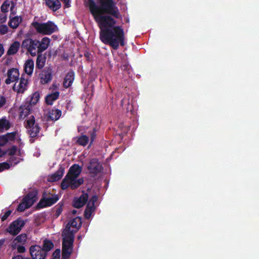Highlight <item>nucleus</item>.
<instances>
[{"instance_id":"44","label":"nucleus","mask_w":259,"mask_h":259,"mask_svg":"<svg viewBox=\"0 0 259 259\" xmlns=\"http://www.w3.org/2000/svg\"><path fill=\"white\" fill-rule=\"evenodd\" d=\"M60 249H56L52 254V259H60Z\"/></svg>"},{"instance_id":"16","label":"nucleus","mask_w":259,"mask_h":259,"mask_svg":"<svg viewBox=\"0 0 259 259\" xmlns=\"http://www.w3.org/2000/svg\"><path fill=\"white\" fill-rule=\"evenodd\" d=\"M7 78L5 80V83L9 84L12 82L19 80V72L17 68H12L8 70Z\"/></svg>"},{"instance_id":"52","label":"nucleus","mask_w":259,"mask_h":259,"mask_svg":"<svg viewBox=\"0 0 259 259\" xmlns=\"http://www.w3.org/2000/svg\"><path fill=\"white\" fill-rule=\"evenodd\" d=\"M12 259H31L29 257H25L21 255H18L14 256Z\"/></svg>"},{"instance_id":"22","label":"nucleus","mask_w":259,"mask_h":259,"mask_svg":"<svg viewBox=\"0 0 259 259\" xmlns=\"http://www.w3.org/2000/svg\"><path fill=\"white\" fill-rule=\"evenodd\" d=\"M60 96V93L56 91L52 94H48L45 98V102L48 105H52L54 102L57 100Z\"/></svg>"},{"instance_id":"57","label":"nucleus","mask_w":259,"mask_h":259,"mask_svg":"<svg viewBox=\"0 0 259 259\" xmlns=\"http://www.w3.org/2000/svg\"><path fill=\"white\" fill-rule=\"evenodd\" d=\"M11 3H12V6H11V8L10 9H11V11H12V10L14 8L15 5H14V3L13 2H11Z\"/></svg>"},{"instance_id":"4","label":"nucleus","mask_w":259,"mask_h":259,"mask_svg":"<svg viewBox=\"0 0 259 259\" xmlns=\"http://www.w3.org/2000/svg\"><path fill=\"white\" fill-rule=\"evenodd\" d=\"M59 200V197L56 194L47 193L44 192L42 194V197L36 205L37 209L51 206L56 203Z\"/></svg>"},{"instance_id":"31","label":"nucleus","mask_w":259,"mask_h":259,"mask_svg":"<svg viewBox=\"0 0 259 259\" xmlns=\"http://www.w3.org/2000/svg\"><path fill=\"white\" fill-rule=\"evenodd\" d=\"M27 240V235L25 233L21 234L20 235L17 236L16 238L13 241V243L14 244H13L12 246L13 248H15L16 244H15V242L17 241L19 243H24Z\"/></svg>"},{"instance_id":"10","label":"nucleus","mask_w":259,"mask_h":259,"mask_svg":"<svg viewBox=\"0 0 259 259\" xmlns=\"http://www.w3.org/2000/svg\"><path fill=\"white\" fill-rule=\"evenodd\" d=\"M29 252L32 259H46L47 254L39 245H31L29 248Z\"/></svg>"},{"instance_id":"34","label":"nucleus","mask_w":259,"mask_h":259,"mask_svg":"<svg viewBox=\"0 0 259 259\" xmlns=\"http://www.w3.org/2000/svg\"><path fill=\"white\" fill-rule=\"evenodd\" d=\"M64 205V203L63 202H60L57 205L55 206L54 207V211H55V216L57 218H58L62 213L63 210V206Z\"/></svg>"},{"instance_id":"36","label":"nucleus","mask_w":259,"mask_h":259,"mask_svg":"<svg viewBox=\"0 0 259 259\" xmlns=\"http://www.w3.org/2000/svg\"><path fill=\"white\" fill-rule=\"evenodd\" d=\"M99 130V127L96 126V127H94L93 130L92 131H90V145H91L95 140L97 136V133L98 132Z\"/></svg>"},{"instance_id":"51","label":"nucleus","mask_w":259,"mask_h":259,"mask_svg":"<svg viewBox=\"0 0 259 259\" xmlns=\"http://www.w3.org/2000/svg\"><path fill=\"white\" fill-rule=\"evenodd\" d=\"M64 4L66 8H69L70 5V0H61Z\"/></svg>"},{"instance_id":"8","label":"nucleus","mask_w":259,"mask_h":259,"mask_svg":"<svg viewBox=\"0 0 259 259\" xmlns=\"http://www.w3.org/2000/svg\"><path fill=\"white\" fill-rule=\"evenodd\" d=\"M24 225V221L21 218H18L10 224L6 230L7 232L12 235H17L20 232Z\"/></svg>"},{"instance_id":"48","label":"nucleus","mask_w":259,"mask_h":259,"mask_svg":"<svg viewBox=\"0 0 259 259\" xmlns=\"http://www.w3.org/2000/svg\"><path fill=\"white\" fill-rule=\"evenodd\" d=\"M8 142V139L4 135L0 137V146L5 145Z\"/></svg>"},{"instance_id":"21","label":"nucleus","mask_w":259,"mask_h":259,"mask_svg":"<svg viewBox=\"0 0 259 259\" xmlns=\"http://www.w3.org/2000/svg\"><path fill=\"white\" fill-rule=\"evenodd\" d=\"M51 42V39L48 37H43L41 41L38 40V54L41 53L47 49Z\"/></svg>"},{"instance_id":"33","label":"nucleus","mask_w":259,"mask_h":259,"mask_svg":"<svg viewBox=\"0 0 259 259\" xmlns=\"http://www.w3.org/2000/svg\"><path fill=\"white\" fill-rule=\"evenodd\" d=\"M39 98L40 95L39 92H35L32 94L30 100L28 102L29 103H31V106L32 105H35L38 102Z\"/></svg>"},{"instance_id":"60","label":"nucleus","mask_w":259,"mask_h":259,"mask_svg":"<svg viewBox=\"0 0 259 259\" xmlns=\"http://www.w3.org/2000/svg\"><path fill=\"white\" fill-rule=\"evenodd\" d=\"M30 141L31 143H33L34 142V140L31 139V140H30Z\"/></svg>"},{"instance_id":"3","label":"nucleus","mask_w":259,"mask_h":259,"mask_svg":"<svg viewBox=\"0 0 259 259\" xmlns=\"http://www.w3.org/2000/svg\"><path fill=\"white\" fill-rule=\"evenodd\" d=\"M31 25L38 33L44 35H51L58 30L57 26L51 21H48L46 23H39L34 21L32 22Z\"/></svg>"},{"instance_id":"40","label":"nucleus","mask_w":259,"mask_h":259,"mask_svg":"<svg viewBox=\"0 0 259 259\" xmlns=\"http://www.w3.org/2000/svg\"><path fill=\"white\" fill-rule=\"evenodd\" d=\"M98 197L97 195H93L88 201L87 205L95 207V203L98 200Z\"/></svg>"},{"instance_id":"39","label":"nucleus","mask_w":259,"mask_h":259,"mask_svg":"<svg viewBox=\"0 0 259 259\" xmlns=\"http://www.w3.org/2000/svg\"><path fill=\"white\" fill-rule=\"evenodd\" d=\"M29 208V207L26 205V204L22 200L21 202L18 205L17 210L18 211L22 212L24 211L26 209Z\"/></svg>"},{"instance_id":"49","label":"nucleus","mask_w":259,"mask_h":259,"mask_svg":"<svg viewBox=\"0 0 259 259\" xmlns=\"http://www.w3.org/2000/svg\"><path fill=\"white\" fill-rule=\"evenodd\" d=\"M17 248V251L19 253H23L25 251V248L23 245H18Z\"/></svg>"},{"instance_id":"5","label":"nucleus","mask_w":259,"mask_h":259,"mask_svg":"<svg viewBox=\"0 0 259 259\" xmlns=\"http://www.w3.org/2000/svg\"><path fill=\"white\" fill-rule=\"evenodd\" d=\"M21 48L26 50L31 56H35L38 51V40L31 38L25 39L22 42Z\"/></svg>"},{"instance_id":"23","label":"nucleus","mask_w":259,"mask_h":259,"mask_svg":"<svg viewBox=\"0 0 259 259\" xmlns=\"http://www.w3.org/2000/svg\"><path fill=\"white\" fill-rule=\"evenodd\" d=\"M46 5L54 12L61 7V4L59 0H46Z\"/></svg>"},{"instance_id":"12","label":"nucleus","mask_w":259,"mask_h":259,"mask_svg":"<svg viewBox=\"0 0 259 259\" xmlns=\"http://www.w3.org/2000/svg\"><path fill=\"white\" fill-rule=\"evenodd\" d=\"M82 170V168L78 164H74L72 165L69 168L68 172L67 175L65 176V178L63 179V185L64 186L65 182L66 179L73 178H77L79 175L80 174Z\"/></svg>"},{"instance_id":"30","label":"nucleus","mask_w":259,"mask_h":259,"mask_svg":"<svg viewBox=\"0 0 259 259\" xmlns=\"http://www.w3.org/2000/svg\"><path fill=\"white\" fill-rule=\"evenodd\" d=\"M76 143L78 145L85 146L89 143V137L84 135H82L79 137H77Z\"/></svg>"},{"instance_id":"24","label":"nucleus","mask_w":259,"mask_h":259,"mask_svg":"<svg viewBox=\"0 0 259 259\" xmlns=\"http://www.w3.org/2000/svg\"><path fill=\"white\" fill-rule=\"evenodd\" d=\"M37 57L36 61V68L41 69L45 65L46 57L41 53L37 54Z\"/></svg>"},{"instance_id":"28","label":"nucleus","mask_w":259,"mask_h":259,"mask_svg":"<svg viewBox=\"0 0 259 259\" xmlns=\"http://www.w3.org/2000/svg\"><path fill=\"white\" fill-rule=\"evenodd\" d=\"M65 168L62 166H60L59 169L56 171L54 174H53L51 177V181H57L61 179V178L63 176L64 173Z\"/></svg>"},{"instance_id":"41","label":"nucleus","mask_w":259,"mask_h":259,"mask_svg":"<svg viewBox=\"0 0 259 259\" xmlns=\"http://www.w3.org/2000/svg\"><path fill=\"white\" fill-rule=\"evenodd\" d=\"M17 150V148L16 146H13L11 148H9L6 151L7 153L8 152L9 155L10 156H15L16 151Z\"/></svg>"},{"instance_id":"50","label":"nucleus","mask_w":259,"mask_h":259,"mask_svg":"<svg viewBox=\"0 0 259 259\" xmlns=\"http://www.w3.org/2000/svg\"><path fill=\"white\" fill-rule=\"evenodd\" d=\"M6 101L5 98L0 96V108L6 103Z\"/></svg>"},{"instance_id":"18","label":"nucleus","mask_w":259,"mask_h":259,"mask_svg":"<svg viewBox=\"0 0 259 259\" xmlns=\"http://www.w3.org/2000/svg\"><path fill=\"white\" fill-rule=\"evenodd\" d=\"M37 192H29L23 199L22 201L30 208L37 199Z\"/></svg>"},{"instance_id":"6","label":"nucleus","mask_w":259,"mask_h":259,"mask_svg":"<svg viewBox=\"0 0 259 259\" xmlns=\"http://www.w3.org/2000/svg\"><path fill=\"white\" fill-rule=\"evenodd\" d=\"M25 126L30 137L32 138H35L38 136L41 129L38 124L35 123V120L33 115H31L30 117L26 121Z\"/></svg>"},{"instance_id":"53","label":"nucleus","mask_w":259,"mask_h":259,"mask_svg":"<svg viewBox=\"0 0 259 259\" xmlns=\"http://www.w3.org/2000/svg\"><path fill=\"white\" fill-rule=\"evenodd\" d=\"M4 52V49L3 45L0 44V57L2 56Z\"/></svg>"},{"instance_id":"32","label":"nucleus","mask_w":259,"mask_h":259,"mask_svg":"<svg viewBox=\"0 0 259 259\" xmlns=\"http://www.w3.org/2000/svg\"><path fill=\"white\" fill-rule=\"evenodd\" d=\"M10 127L9 121L5 118L0 119V132H3L5 130H8Z\"/></svg>"},{"instance_id":"27","label":"nucleus","mask_w":259,"mask_h":259,"mask_svg":"<svg viewBox=\"0 0 259 259\" xmlns=\"http://www.w3.org/2000/svg\"><path fill=\"white\" fill-rule=\"evenodd\" d=\"M34 69V62L32 59L27 60L24 65V70L26 74L28 75H31L32 74Z\"/></svg>"},{"instance_id":"17","label":"nucleus","mask_w":259,"mask_h":259,"mask_svg":"<svg viewBox=\"0 0 259 259\" xmlns=\"http://www.w3.org/2000/svg\"><path fill=\"white\" fill-rule=\"evenodd\" d=\"M61 114L62 111L59 109H56L55 108L49 109L46 114L47 121H57L60 118Z\"/></svg>"},{"instance_id":"7","label":"nucleus","mask_w":259,"mask_h":259,"mask_svg":"<svg viewBox=\"0 0 259 259\" xmlns=\"http://www.w3.org/2000/svg\"><path fill=\"white\" fill-rule=\"evenodd\" d=\"M86 167L89 174L92 177L97 176L103 169L102 164L96 158L91 159Z\"/></svg>"},{"instance_id":"38","label":"nucleus","mask_w":259,"mask_h":259,"mask_svg":"<svg viewBox=\"0 0 259 259\" xmlns=\"http://www.w3.org/2000/svg\"><path fill=\"white\" fill-rule=\"evenodd\" d=\"M10 6V2L8 1H5L1 7V11L3 13H6L8 11V8Z\"/></svg>"},{"instance_id":"35","label":"nucleus","mask_w":259,"mask_h":259,"mask_svg":"<svg viewBox=\"0 0 259 259\" xmlns=\"http://www.w3.org/2000/svg\"><path fill=\"white\" fill-rule=\"evenodd\" d=\"M95 207L87 205L84 211V217L89 219L90 218L92 213L94 211Z\"/></svg>"},{"instance_id":"46","label":"nucleus","mask_w":259,"mask_h":259,"mask_svg":"<svg viewBox=\"0 0 259 259\" xmlns=\"http://www.w3.org/2000/svg\"><path fill=\"white\" fill-rule=\"evenodd\" d=\"M12 211L11 210H8L7 211L5 212V214L2 217L1 220L2 222L5 221L10 216V215L11 214Z\"/></svg>"},{"instance_id":"45","label":"nucleus","mask_w":259,"mask_h":259,"mask_svg":"<svg viewBox=\"0 0 259 259\" xmlns=\"http://www.w3.org/2000/svg\"><path fill=\"white\" fill-rule=\"evenodd\" d=\"M7 139H8V142L10 140H14L16 137V134L15 133H7V134L4 135Z\"/></svg>"},{"instance_id":"2","label":"nucleus","mask_w":259,"mask_h":259,"mask_svg":"<svg viewBox=\"0 0 259 259\" xmlns=\"http://www.w3.org/2000/svg\"><path fill=\"white\" fill-rule=\"evenodd\" d=\"M62 259H68L72 251L74 235L73 231H68L63 234Z\"/></svg>"},{"instance_id":"58","label":"nucleus","mask_w":259,"mask_h":259,"mask_svg":"<svg viewBox=\"0 0 259 259\" xmlns=\"http://www.w3.org/2000/svg\"><path fill=\"white\" fill-rule=\"evenodd\" d=\"M6 19H7L6 17H4L3 18L1 19L0 20L2 22H5L6 20Z\"/></svg>"},{"instance_id":"43","label":"nucleus","mask_w":259,"mask_h":259,"mask_svg":"<svg viewBox=\"0 0 259 259\" xmlns=\"http://www.w3.org/2000/svg\"><path fill=\"white\" fill-rule=\"evenodd\" d=\"M8 31V27L6 25H0V35H4Z\"/></svg>"},{"instance_id":"56","label":"nucleus","mask_w":259,"mask_h":259,"mask_svg":"<svg viewBox=\"0 0 259 259\" xmlns=\"http://www.w3.org/2000/svg\"><path fill=\"white\" fill-rule=\"evenodd\" d=\"M58 88L57 85L56 83H53L52 85V88L54 90L57 89Z\"/></svg>"},{"instance_id":"26","label":"nucleus","mask_w":259,"mask_h":259,"mask_svg":"<svg viewBox=\"0 0 259 259\" xmlns=\"http://www.w3.org/2000/svg\"><path fill=\"white\" fill-rule=\"evenodd\" d=\"M20 47V44L18 41H15L12 43L10 46L7 54L8 55H13L16 54L18 51Z\"/></svg>"},{"instance_id":"42","label":"nucleus","mask_w":259,"mask_h":259,"mask_svg":"<svg viewBox=\"0 0 259 259\" xmlns=\"http://www.w3.org/2000/svg\"><path fill=\"white\" fill-rule=\"evenodd\" d=\"M10 167V164L7 162L0 163V172L5 170L8 169Z\"/></svg>"},{"instance_id":"55","label":"nucleus","mask_w":259,"mask_h":259,"mask_svg":"<svg viewBox=\"0 0 259 259\" xmlns=\"http://www.w3.org/2000/svg\"><path fill=\"white\" fill-rule=\"evenodd\" d=\"M7 153V151H4L0 149V157H3L4 155H5Z\"/></svg>"},{"instance_id":"15","label":"nucleus","mask_w":259,"mask_h":259,"mask_svg":"<svg viewBox=\"0 0 259 259\" xmlns=\"http://www.w3.org/2000/svg\"><path fill=\"white\" fill-rule=\"evenodd\" d=\"M52 69L47 67L43 69L40 73V82L41 84H46L50 82L53 78Z\"/></svg>"},{"instance_id":"47","label":"nucleus","mask_w":259,"mask_h":259,"mask_svg":"<svg viewBox=\"0 0 259 259\" xmlns=\"http://www.w3.org/2000/svg\"><path fill=\"white\" fill-rule=\"evenodd\" d=\"M120 67L122 70H127L129 69V64L126 62H122Z\"/></svg>"},{"instance_id":"9","label":"nucleus","mask_w":259,"mask_h":259,"mask_svg":"<svg viewBox=\"0 0 259 259\" xmlns=\"http://www.w3.org/2000/svg\"><path fill=\"white\" fill-rule=\"evenodd\" d=\"M77 178H70L66 180L65 183V187L63 185V180H62L61 184V188L62 190H66L69 187L71 188L72 190H75L78 188L83 183V178H79L78 179H76Z\"/></svg>"},{"instance_id":"29","label":"nucleus","mask_w":259,"mask_h":259,"mask_svg":"<svg viewBox=\"0 0 259 259\" xmlns=\"http://www.w3.org/2000/svg\"><path fill=\"white\" fill-rule=\"evenodd\" d=\"M53 243L50 240L46 239L43 241L42 249L45 251V253L47 255L48 252L51 250L54 247Z\"/></svg>"},{"instance_id":"59","label":"nucleus","mask_w":259,"mask_h":259,"mask_svg":"<svg viewBox=\"0 0 259 259\" xmlns=\"http://www.w3.org/2000/svg\"><path fill=\"white\" fill-rule=\"evenodd\" d=\"M76 213H77V210H73L72 211V213L73 214H75Z\"/></svg>"},{"instance_id":"1","label":"nucleus","mask_w":259,"mask_h":259,"mask_svg":"<svg viewBox=\"0 0 259 259\" xmlns=\"http://www.w3.org/2000/svg\"><path fill=\"white\" fill-rule=\"evenodd\" d=\"M90 11L100 29V39L114 50L125 46V35L120 26H115V19L121 18V15L113 0H89Z\"/></svg>"},{"instance_id":"25","label":"nucleus","mask_w":259,"mask_h":259,"mask_svg":"<svg viewBox=\"0 0 259 259\" xmlns=\"http://www.w3.org/2000/svg\"><path fill=\"white\" fill-rule=\"evenodd\" d=\"M22 21V18L21 16H15L10 19L9 21V26L13 29H16Z\"/></svg>"},{"instance_id":"20","label":"nucleus","mask_w":259,"mask_h":259,"mask_svg":"<svg viewBox=\"0 0 259 259\" xmlns=\"http://www.w3.org/2000/svg\"><path fill=\"white\" fill-rule=\"evenodd\" d=\"M74 79V72L72 70L69 71L64 79L63 87L66 89L69 88L72 85Z\"/></svg>"},{"instance_id":"11","label":"nucleus","mask_w":259,"mask_h":259,"mask_svg":"<svg viewBox=\"0 0 259 259\" xmlns=\"http://www.w3.org/2000/svg\"><path fill=\"white\" fill-rule=\"evenodd\" d=\"M88 199V194L82 191V194L79 197H75L73 198L72 206L76 208H80L86 204Z\"/></svg>"},{"instance_id":"13","label":"nucleus","mask_w":259,"mask_h":259,"mask_svg":"<svg viewBox=\"0 0 259 259\" xmlns=\"http://www.w3.org/2000/svg\"><path fill=\"white\" fill-rule=\"evenodd\" d=\"M81 226V220L79 217H76L70 220L66 225V232L73 231L74 234L76 232Z\"/></svg>"},{"instance_id":"14","label":"nucleus","mask_w":259,"mask_h":259,"mask_svg":"<svg viewBox=\"0 0 259 259\" xmlns=\"http://www.w3.org/2000/svg\"><path fill=\"white\" fill-rule=\"evenodd\" d=\"M28 80L23 77V75L20 78L18 82L16 81L13 87L14 91L17 93H23L27 89Z\"/></svg>"},{"instance_id":"19","label":"nucleus","mask_w":259,"mask_h":259,"mask_svg":"<svg viewBox=\"0 0 259 259\" xmlns=\"http://www.w3.org/2000/svg\"><path fill=\"white\" fill-rule=\"evenodd\" d=\"M32 110V106L31 103L28 102H24L19 107L20 117L25 118L30 114Z\"/></svg>"},{"instance_id":"61","label":"nucleus","mask_w":259,"mask_h":259,"mask_svg":"<svg viewBox=\"0 0 259 259\" xmlns=\"http://www.w3.org/2000/svg\"><path fill=\"white\" fill-rule=\"evenodd\" d=\"M12 13H13V15H14L15 13H14V12H12Z\"/></svg>"},{"instance_id":"37","label":"nucleus","mask_w":259,"mask_h":259,"mask_svg":"<svg viewBox=\"0 0 259 259\" xmlns=\"http://www.w3.org/2000/svg\"><path fill=\"white\" fill-rule=\"evenodd\" d=\"M21 159L16 157L15 156H12L9 157L7 160V162L10 164V166L12 165H15L17 164L20 161Z\"/></svg>"},{"instance_id":"54","label":"nucleus","mask_w":259,"mask_h":259,"mask_svg":"<svg viewBox=\"0 0 259 259\" xmlns=\"http://www.w3.org/2000/svg\"><path fill=\"white\" fill-rule=\"evenodd\" d=\"M84 57L88 59V60H89L90 59V56H91V54L88 52H86L84 53Z\"/></svg>"}]
</instances>
